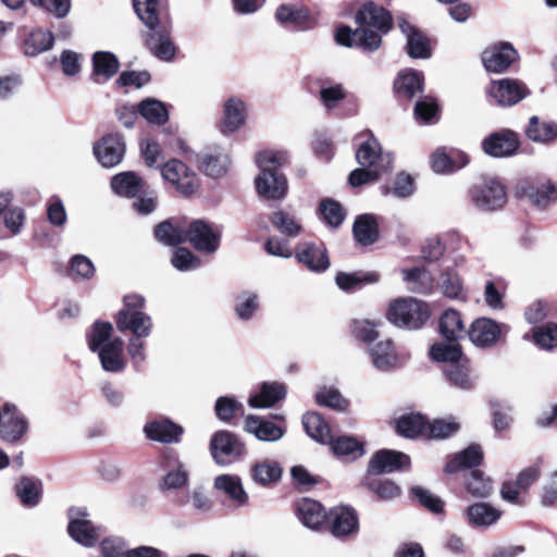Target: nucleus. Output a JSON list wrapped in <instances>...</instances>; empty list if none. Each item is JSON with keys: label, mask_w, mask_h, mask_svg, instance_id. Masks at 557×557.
I'll use <instances>...</instances> for the list:
<instances>
[{"label": "nucleus", "mask_w": 557, "mask_h": 557, "mask_svg": "<svg viewBox=\"0 0 557 557\" xmlns=\"http://www.w3.org/2000/svg\"><path fill=\"white\" fill-rule=\"evenodd\" d=\"M249 473L256 484L268 487L281 480L283 469L275 460L262 459L251 465Z\"/></svg>", "instance_id": "nucleus-27"}, {"label": "nucleus", "mask_w": 557, "mask_h": 557, "mask_svg": "<svg viewBox=\"0 0 557 557\" xmlns=\"http://www.w3.org/2000/svg\"><path fill=\"white\" fill-rule=\"evenodd\" d=\"M368 354L372 366L382 372L391 371L399 363V356L391 339H383L370 346Z\"/></svg>", "instance_id": "nucleus-20"}, {"label": "nucleus", "mask_w": 557, "mask_h": 557, "mask_svg": "<svg viewBox=\"0 0 557 557\" xmlns=\"http://www.w3.org/2000/svg\"><path fill=\"white\" fill-rule=\"evenodd\" d=\"M460 424L454 418L434 419L426 422V438L444 440L455 434Z\"/></svg>", "instance_id": "nucleus-53"}, {"label": "nucleus", "mask_w": 557, "mask_h": 557, "mask_svg": "<svg viewBox=\"0 0 557 557\" xmlns=\"http://www.w3.org/2000/svg\"><path fill=\"white\" fill-rule=\"evenodd\" d=\"M356 160L359 165L375 170L381 175L389 172L393 164V156L383 152L379 140L373 136L360 145L356 151Z\"/></svg>", "instance_id": "nucleus-7"}, {"label": "nucleus", "mask_w": 557, "mask_h": 557, "mask_svg": "<svg viewBox=\"0 0 557 557\" xmlns=\"http://www.w3.org/2000/svg\"><path fill=\"white\" fill-rule=\"evenodd\" d=\"M28 431V421L25 416L13 404L2 406L0 419V438L5 443H16L21 441Z\"/></svg>", "instance_id": "nucleus-8"}, {"label": "nucleus", "mask_w": 557, "mask_h": 557, "mask_svg": "<svg viewBox=\"0 0 557 557\" xmlns=\"http://www.w3.org/2000/svg\"><path fill=\"white\" fill-rule=\"evenodd\" d=\"M337 457L355 460L364 455L363 445L355 437L339 436L327 444Z\"/></svg>", "instance_id": "nucleus-47"}, {"label": "nucleus", "mask_w": 557, "mask_h": 557, "mask_svg": "<svg viewBox=\"0 0 557 557\" xmlns=\"http://www.w3.org/2000/svg\"><path fill=\"white\" fill-rule=\"evenodd\" d=\"M518 148V135L510 129L492 133L482 141L483 151L493 158L510 157L516 153Z\"/></svg>", "instance_id": "nucleus-12"}, {"label": "nucleus", "mask_w": 557, "mask_h": 557, "mask_svg": "<svg viewBox=\"0 0 557 557\" xmlns=\"http://www.w3.org/2000/svg\"><path fill=\"white\" fill-rule=\"evenodd\" d=\"M115 323L120 332L129 331L132 336L139 337H148L153 327L151 317L144 311L133 312L129 310H120Z\"/></svg>", "instance_id": "nucleus-17"}, {"label": "nucleus", "mask_w": 557, "mask_h": 557, "mask_svg": "<svg viewBox=\"0 0 557 557\" xmlns=\"http://www.w3.org/2000/svg\"><path fill=\"white\" fill-rule=\"evenodd\" d=\"M352 232L359 245L369 246L375 243L379 237V225L373 215L362 214L356 219Z\"/></svg>", "instance_id": "nucleus-37"}, {"label": "nucleus", "mask_w": 557, "mask_h": 557, "mask_svg": "<svg viewBox=\"0 0 557 557\" xmlns=\"http://www.w3.org/2000/svg\"><path fill=\"white\" fill-rule=\"evenodd\" d=\"M397 432L405 437H416L421 435L426 438V421L419 413L401 416L397 420Z\"/></svg>", "instance_id": "nucleus-50"}, {"label": "nucleus", "mask_w": 557, "mask_h": 557, "mask_svg": "<svg viewBox=\"0 0 557 557\" xmlns=\"http://www.w3.org/2000/svg\"><path fill=\"white\" fill-rule=\"evenodd\" d=\"M314 397L317 404L334 410L343 411L348 407V401L342 396L339 391L333 386H322L318 388Z\"/></svg>", "instance_id": "nucleus-54"}, {"label": "nucleus", "mask_w": 557, "mask_h": 557, "mask_svg": "<svg viewBox=\"0 0 557 557\" xmlns=\"http://www.w3.org/2000/svg\"><path fill=\"white\" fill-rule=\"evenodd\" d=\"M259 307L258 295L251 292L240 294L236 299V315L244 321L252 318Z\"/></svg>", "instance_id": "nucleus-60"}, {"label": "nucleus", "mask_w": 557, "mask_h": 557, "mask_svg": "<svg viewBox=\"0 0 557 557\" xmlns=\"http://www.w3.org/2000/svg\"><path fill=\"white\" fill-rule=\"evenodd\" d=\"M320 212L324 221L331 226L342 224L345 212L341 203L333 199H325L320 203Z\"/></svg>", "instance_id": "nucleus-63"}, {"label": "nucleus", "mask_w": 557, "mask_h": 557, "mask_svg": "<svg viewBox=\"0 0 557 557\" xmlns=\"http://www.w3.org/2000/svg\"><path fill=\"white\" fill-rule=\"evenodd\" d=\"M275 17L281 24L290 23L300 29H307L313 25V21L307 10L289 4L278 7Z\"/></svg>", "instance_id": "nucleus-38"}, {"label": "nucleus", "mask_w": 557, "mask_h": 557, "mask_svg": "<svg viewBox=\"0 0 557 557\" xmlns=\"http://www.w3.org/2000/svg\"><path fill=\"white\" fill-rule=\"evenodd\" d=\"M500 508L491 503L476 502L469 505L463 511V518L469 525L475 529H490L494 527L503 517Z\"/></svg>", "instance_id": "nucleus-13"}, {"label": "nucleus", "mask_w": 557, "mask_h": 557, "mask_svg": "<svg viewBox=\"0 0 557 557\" xmlns=\"http://www.w3.org/2000/svg\"><path fill=\"white\" fill-rule=\"evenodd\" d=\"M245 430L253 434L258 440L275 442L283 437L284 431L276 424L256 416H249L245 420Z\"/></svg>", "instance_id": "nucleus-32"}, {"label": "nucleus", "mask_w": 557, "mask_h": 557, "mask_svg": "<svg viewBox=\"0 0 557 557\" xmlns=\"http://www.w3.org/2000/svg\"><path fill=\"white\" fill-rule=\"evenodd\" d=\"M185 237L196 250L213 253L219 248L221 235L218 228L202 220H197L190 223Z\"/></svg>", "instance_id": "nucleus-10"}, {"label": "nucleus", "mask_w": 557, "mask_h": 557, "mask_svg": "<svg viewBox=\"0 0 557 557\" xmlns=\"http://www.w3.org/2000/svg\"><path fill=\"white\" fill-rule=\"evenodd\" d=\"M137 108L138 113L151 124L162 125L169 120V112L160 100L147 98Z\"/></svg>", "instance_id": "nucleus-49"}, {"label": "nucleus", "mask_w": 557, "mask_h": 557, "mask_svg": "<svg viewBox=\"0 0 557 557\" xmlns=\"http://www.w3.org/2000/svg\"><path fill=\"white\" fill-rule=\"evenodd\" d=\"M123 341L120 337H115L112 339V343H107L106 346L97 351L104 371L119 373L125 369L126 361L123 355Z\"/></svg>", "instance_id": "nucleus-26"}, {"label": "nucleus", "mask_w": 557, "mask_h": 557, "mask_svg": "<svg viewBox=\"0 0 557 557\" xmlns=\"http://www.w3.org/2000/svg\"><path fill=\"white\" fill-rule=\"evenodd\" d=\"M147 45L150 51L163 61H171L175 55V46L169 37V25H161V32L152 34Z\"/></svg>", "instance_id": "nucleus-36"}, {"label": "nucleus", "mask_w": 557, "mask_h": 557, "mask_svg": "<svg viewBox=\"0 0 557 557\" xmlns=\"http://www.w3.org/2000/svg\"><path fill=\"white\" fill-rule=\"evenodd\" d=\"M296 516L302 525L310 530H318L329 517L324 507L310 498H304L297 503Z\"/></svg>", "instance_id": "nucleus-24"}, {"label": "nucleus", "mask_w": 557, "mask_h": 557, "mask_svg": "<svg viewBox=\"0 0 557 557\" xmlns=\"http://www.w3.org/2000/svg\"><path fill=\"white\" fill-rule=\"evenodd\" d=\"M137 16L150 29L168 23V14L161 0H133Z\"/></svg>", "instance_id": "nucleus-18"}, {"label": "nucleus", "mask_w": 557, "mask_h": 557, "mask_svg": "<svg viewBox=\"0 0 557 557\" xmlns=\"http://www.w3.org/2000/svg\"><path fill=\"white\" fill-rule=\"evenodd\" d=\"M158 242L166 246H177L186 240L185 232L175 227L170 221H163L154 228Z\"/></svg>", "instance_id": "nucleus-55"}, {"label": "nucleus", "mask_w": 557, "mask_h": 557, "mask_svg": "<svg viewBox=\"0 0 557 557\" xmlns=\"http://www.w3.org/2000/svg\"><path fill=\"white\" fill-rule=\"evenodd\" d=\"M296 260L311 272H324L330 267L327 251L323 245L300 243L295 249Z\"/></svg>", "instance_id": "nucleus-14"}, {"label": "nucleus", "mask_w": 557, "mask_h": 557, "mask_svg": "<svg viewBox=\"0 0 557 557\" xmlns=\"http://www.w3.org/2000/svg\"><path fill=\"white\" fill-rule=\"evenodd\" d=\"M474 207L483 211L500 209L507 202L504 185L495 177H483L469 190Z\"/></svg>", "instance_id": "nucleus-4"}, {"label": "nucleus", "mask_w": 557, "mask_h": 557, "mask_svg": "<svg viewBox=\"0 0 557 557\" xmlns=\"http://www.w3.org/2000/svg\"><path fill=\"white\" fill-rule=\"evenodd\" d=\"M271 222L281 233L290 237H295L301 232L299 221L283 210L274 212Z\"/></svg>", "instance_id": "nucleus-58"}, {"label": "nucleus", "mask_w": 557, "mask_h": 557, "mask_svg": "<svg viewBox=\"0 0 557 557\" xmlns=\"http://www.w3.org/2000/svg\"><path fill=\"white\" fill-rule=\"evenodd\" d=\"M443 372L449 384L455 387L470 389L474 385L470 361L467 357L448 367H444Z\"/></svg>", "instance_id": "nucleus-31"}, {"label": "nucleus", "mask_w": 557, "mask_h": 557, "mask_svg": "<svg viewBox=\"0 0 557 557\" xmlns=\"http://www.w3.org/2000/svg\"><path fill=\"white\" fill-rule=\"evenodd\" d=\"M394 87L400 98L411 99L422 91V75L414 71H403L398 74Z\"/></svg>", "instance_id": "nucleus-42"}, {"label": "nucleus", "mask_w": 557, "mask_h": 557, "mask_svg": "<svg viewBox=\"0 0 557 557\" xmlns=\"http://www.w3.org/2000/svg\"><path fill=\"white\" fill-rule=\"evenodd\" d=\"M517 53L511 45L500 44L485 49L482 53V61L488 72L502 73L516 59Z\"/></svg>", "instance_id": "nucleus-22"}, {"label": "nucleus", "mask_w": 557, "mask_h": 557, "mask_svg": "<svg viewBox=\"0 0 557 557\" xmlns=\"http://www.w3.org/2000/svg\"><path fill=\"white\" fill-rule=\"evenodd\" d=\"M379 322L370 321L366 319L354 320L350 324V331L352 336L363 343H372L377 336Z\"/></svg>", "instance_id": "nucleus-57"}, {"label": "nucleus", "mask_w": 557, "mask_h": 557, "mask_svg": "<svg viewBox=\"0 0 557 557\" xmlns=\"http://www.w3.org/2000/svg\"><path fill=\"white\" fill-rule=\"evenodd\" d=\"M410 466V458L396 450L382 449L376 451L370 462L369 472L374 474L389 473L407 469Z\"/></svg>", "instance_id": "nucleus-16"}, {"label": "nucleus", "mask_w": 557, "mask_h": 557, "mask_svg": "<svg viewBox=\"0 0 557 557\" xmlns=\"http://www.w3.org/2000/svg\"><path fill=\"white\" fill-rule=\"evenodd\" d=\"M287 161L286 152L262 151L256 162L260 173L255 178L257 193L267 200H282L287 195V181L278 168Z\"/></svg>", "instance_id": "nucleus-2"}, {"label": "nucleus", "mask_w": 557, "mask_h": 557, "mask_svg": "<svg viewBox=\"0 0 557 557\" xmlns=\"http://www.w3.org/2000/svg\"><path fill=\"white\" fill-rule=\"evenodd\" d=\"M525 133L532 141L549 143L557 138V125L554 122L541 121L537 116H532Z\"/></svg>", "instance_id": "nucleus-46"}, {"label": "nucleus", "mask_w": 557, "mask_h": 557, "mask_svg": "<svg viewBox=\"0 0 557 557\" xmlns=\"http://www.w3.org/2000/svg\"><path fill=\"white\" fill-rule=\"evenodd\" d=\"M128 549L120 537H109L101 542V557H128Z\"/></svg>", "instance_id": "nucleus-64"}, {"label": "nucleus", "mask_w": 557, "mask_h": 557, "mask_svg": "<svg viewBox=\"0 0 557 557\" xmlns=\"http://www.w3.org/2000/svg\"><path fill=\"white\" fill-rule=\"evenodd\" d=\"M488 94L497 104L510 107L524 99L529 90L523 83L517 79L503 78L492 83Z\"/></svg>", "instance_id": "nucleus-11"}, {"label": "nucleus", "mask_w": 557, "mask_h": 557, "mask_svg": "<svg viewBox=\"0 0 557 557\" xmlns=\"http://www.w3.org/2000/svg\"><path fill=\"white\" fill-rule=\"evenodd\" d=\"M329 519L331 533L336 537L350 535L358 530V517L350 507H334L329 513Z\"/></svg>", "instance_id": "nucleus-21"}, {"label": "nucleus", "mask_w": 557, "mask_h": 557, "mask_svg": "<svg viewBox=\"0 0 557 557\" xmlns=\"http://www.w3.org/2000/svg\"><path fill=\"white\" fill-rule=\"evenodd\" d=\"M94 75L95 81L100 83V79L108 81L116 74L120 63L116 57L107 51H98L92 55Z\"/></svg>", "instance_id": "nucleus-41"}, {"label": "nucleus", "mask_w": 557, "mask_h": 557, "mask_svg": "<svg viewBox=\"0 0 557 557\" xmlns=\"http://www.w3.org/2000/svg\"><path fill=\"white\" fill-rule=\"evenodd\" d=\"M67 530L74 541L86 547L94 546L99 539V529L95 528L92 523L86 519L85 512L78 511L75 517L73 511H71V521Z\"/></svg>", "instance_id": "nucleus-23"}, {"label": "nucleus", "mask_w": 557, "mask_h": 557, "mask_svg": "<svg viewBox=\"0 0 557 557\" xmlns=\"http://www.w3.org/2000/svg\"><path fill=\"white\" fill-rule=\"evenodd\" d=\"M529 200L539 209H547L557 202V183L543 182L531 188L528 193Z\"/></svg>", "instance_id": "nucleus-44"}, {"label": "nucleus", "mask_w": 557, "mask_h": 557, "mask_svg": "<svg viewBox=\"0 0 557 557\" xmlns=\"http://www.w3.org/2000/svg\"><path fill=\"white\" fill-rule=\"evenodd\" d=\"M502 326L488 318H479L472 322L469 338L476 347H490L498 341Z\"/></svg>", "instance_id": "nucleus-19"}, {"label": "nucleus", "mask_w": 557, "mask_h": 557, "mask_svg": "<svg viewBox=\"0 0 557 557\" xmlns=\"http://www.w3.org/2000/svg\"><path fill=\"white\" fill-rule=\"evenodd\" d=\"M214 487L234 502L238 507L248 504V494L243 487L239 476L233 474H221L214 479Z\"/></svg>", "instance_id": "nucleus-30"}, {"label": "nucleus", "mask_w": 557, "mask_h": 557, "mask_svg": "<svg viewBox=\"0 0 557 557\" xmlns=\"http://www.w3.org/2000/svg\"><path fill=\"white\" fill-rule=\"evenodd\" d=\"M248 120L247 103L239 97L226 99L222 106L220 131L223 135H232L242 129Z\"/></svg>", "instance_id": "nucleus-9"}, {"label": "nucleus", "mask_w": 557, "mask_h": 557, "mask_svg": "<svg viewBox=\"0 0 557 557\" xmlns=\"http://www.w3.org/2000/svg\"><path fill=\"white\" fill-rule=\"evenodd\" d=\"M53 40L54 38L51 32L35 29L25 41V52L28 55H37L48 51L52 48Z\"/></svg>", "instance_id": "nucleus-52"}, {"label": "nucleus", "mask_w": 557, "mask_h": 557, "mask_svg": "<svg viewBox=\"0 0 557 557\" xmlns=\"http://www.w3.org/2000/svg\"><path fill=\"white\" fill-rule=\"evenodd\" d=\"M403 278L409 284V289L419 294H430L433 290L431 274L422 268L404 269Z\"/></svg>", "instance_id": "nucleus-45"}, {"label": "nucleus", "mask_w": 557, "mask_h": 557, "mask_svg": "<svg viewBox=\"0 0 557 557\" xmlns=\"http://www.w3.org/2000/svg\"><path fill=\"white\" fill-rule=\"evenodd\" d=\"M431 317L428 302L414 297H398L389 301L386 319L394 326L410 331L420 330Z\"/></svg>", "instance_id": "nucleus-3"}, {"label": "nucleus", "mask_w": 557, "mask_h": 557, "mask_svg": "<svg viewBox=\"0 0 557 557\" xmlns=\"http://www.w3.org/2000/svg\"><path fill=\"white\" fill-rule=\"evenodd\" d=\"M440 331L448 341H457L465 333L461 315L454 309L446 310L440 319Z\"/></svg>", "instance_id": "nucleus-48"}, {"label": "nucleus", "mask_w": 557, "mask_h": 557, "mask_svg": "<svg viewBox=\"0 0 557 557\" xmlns=\"http://www.w3.org/2000/svg\"><path fill=\"white\" fill-rule=\"evenodd\" d=\"M210 453L220 466H228L245 454L243 443L228 431L216 432L210 441Z\"/></svg>", "instance_id": "nucleus-6"}, {"label": "nucleus", "mask_w": 557, "mask_h": 557, "mask_svg": "<svg viewBox=\"0 0 557 557\" xmlns=\"http://www.w3.org/2000/svg\"><path fill=\"white\" fill-rule=\"evenodd\" d=\"M399 28L407 37L408 54L413 59H428L431 50L428 39L405 20L398 21Z\"/></svg>", "instance_id": "nucleus-29"}, {"label": "nucleus", "mask_w": 557, "mask_h": 557, "mask_svg": "<svg viewBox=\"0 0 557 557\" xmlns=\"http://www.w3.org/2000/svg\"><path fill=\"white\" fill-rule=\"evenodd\" d=\"M302 424L307 434L320 444L326 445L333 438L329 423L318 412L305 413Z\"/></svg>", "instance_id": "nucleus-35"}, {"label": "nucleus", "mask_w": 557, "mask_h": 557, "mask_svg": "<svg viewBox=\"0 0 557 557\" xmlns=\"http://www.w3.org/2000/svg\"><path fill=\"white\" fill-rule=\"evenodd\" d=\"M379 281V275L376 273H345L341 272L336 275L335 282L337 286L343 290H350L356 286H360L363 284H372Z\"/></svg>", "instance_id": "nucleus-56"}, {"label": "nucleus", "mask_w": 557, "mask_h": 557, "mask_svg": "<svg viewBox=\"0 0 557 557\" xmlns=\"http://www.w3.org/2000/svg\"><path fill=\"white\" fill-rule=\"evenodd\" d=\"M16 494L24 506H36L41 496V483L29 478H22L16 484Z\"/></svg>", "instance_id": "nucleus-51"}, {"label": "nucleus", "mask_w": 557, "mask_h": 557, "mask_svg": "<svg viewBox=\"0 0 557 557\" xmlns=\"http://www.w3.org/2000/svg\"><path fill=\"white\" fill-rule=\"evenodd\" d=\"M482 459L483 453L481 447L471 445L447 462L444 470L447 473H455L467 468L479 466Z\"/></svg>", "instance_id": "nucleus-40"}, {"label": "nucleus", "mask_w": 557, "mask_h": 557, "mask_svg": "<svg viewBox=\"0 0 557 557\" xmlns=\"http://www.w3.org/2000/svg\"><path fill=\"white\" fill-rule=\"evenodd\" d=\"M286 386L281 382H264L260 391L250 396L248 404L252 408H269L286 396Z\"/></svg>", "instance_id": "nucleus-28"}, {"label": "nucleus", "mask_w": 557, "mask_h": 557, "mask_svg": "<svg viewBox=\"0 0 557 557\" xmlns=\"http://www.w3.org/2000/svg\"><path fill=\"white\" fill-rule=\"evenodd\" d=\"M358 28L339 27L336 41L346 47L358 46L366 51H375L382 44L381 34H386L392 27V15L384 8L373 2H367L356 14Z\"/></svg>", "instance_id": "nucleus-1"}, {"label": "nucleus", "mask_w": 557, "mask_h": 557, "mask_svg": "<svg viewBox=\"0 0 557 557\" xmlns=\"http://www.w3.org/2000/svg\"><path fill=\"white\" fill-rule=\"evenodd\" d=\"M437 287L446 298L453 300L466 299L463 281L459 273L451 268H447L441 272L437 280Z\"/></svg>", "instance_id": "nucleus-33"}, {"label": "nucleus", "mask_w": 557, "mask_h": 557, "mask_svg": "<svg viewBox=\"0 0 557 557\" xmlns=\"http://www.w3.org/2000/svg\"><path fill=\"white\" fill-rule=\"evenodd\" d=\"M230 162L227 153L216 150L201 154L198 159V166L206 175L218 178L227 172Z\"/></svg>", "instance_id": "nucleus-34"}, {"label": "nucleus", "mask_w": 557, "mask_h": 557, "mask_svg": "<svg viewBox=\"0 0 557 557\" xmlns=\"http://www.w3.org/2000/svg\"><path fill=\"white\" fill-rule=\"evenodd\" d=\"M468 492L478 498H487L493 493V482L480 471H473L467 482Z\"/></svg>", "instance_id": "nucleus-59"}, {"label": "nucleus", "mask_w": 557, "mask_h": 557, "mask_svg": "<svg viewBox=\"0 0 557 557\" xmlns=\"http://www.w3.org/2000/svg\"><path fill=\"white\" fill-rule=\"evenodd\" d=\"M430 357L435 362L444 363V367H448L449 364L466 358L456 341L433 344L430 348Z\"/></svg>", "instance_id": "nucleus-43"}, {"label": "nucleus", "mask_w": 557, "mask_h": 557, "mask_svg": "<svg viewBox=\"0 0 557 557\" xmlns=\"http://www.w3.org/2000/svg\"><path fill=\"white\" fill-rule=\"evenodd\" d=\"M112 325L106 322H96L94 324L92 331L89 335L88 345L90 350L97 352L107 345V343H112L111 338Z\"/></svg>", "instance_id": "nucleus-61"}, {"label": "nucleus", "mask_w": 557, "mask_h": 557, "mask_svg": "<svg viewBox=\"0 0 557 557\" xmlns=\"http://www.w3.org/2000/svg\"><path fill=\"white\" fill-rule=\"evenodd\" d=\"M161 176L185 197L196 194L200 187L197 174L177 159H171L162 165Z\"/></svg>", "instance_id": "nucleus-5"}, {"label": "nucleus", "mask_w": 557, "mask_h": 557, "mask_svg": "<svg viewBox=\"0 0 557 557\" xmlns=\"http://www.w3.org/2000/svg\"><path fill=\"white\" fill-rule=\"evenodd\" d=\"M144 432L149 440L170 444L178 442L183 428L168 419H157L146 423Z\"/></svg>", "instance_id": "nucleus-25"}, {"label": "nucleus", "mask_w": 557, "mask_h": 557, "mask_svg": "<svg viewBox=\"0 0 557 557\" xmlns=\"http://www.w3.org/2000/svg\"><path fill=\"white\" fill-rule=\"evenodd\" d=\"M533 338L537 346L549 350L557 346V324L547 323L533 331Z\"/></svg>", "instance_id": "nucleus-62"}, {"label": "nucleus", "mask_w": 557, "mask_h": 557, "mask_svg": "<svg viewBox=\"0 0 557 557\" xmlns=\"http://www.w3.org/2000/svg\"><path fill=\"white\" fill-rule=\"evenodd\" d=\"M125 152V145L121 136L109 135L94 146V154L104 168H113L121 163Z\"/></svg>", "instance_id": "nucleus-15"}, {"label": "nucleus", "mask_w": 557, "mask_h": 557, "mask_svg": "<svg viewBox=\"0 0 557 557\" xmlns=\"http://www.w3.org/2000/svg\"><path fill=\"white\" fill-rule=\"evenodd\" d=\"M111 187L119 196L134 197L144 187L141 178L134 172H122L111 180Z\"/></svg>", "instance_id": "nucleus-39"}]
</instances>
